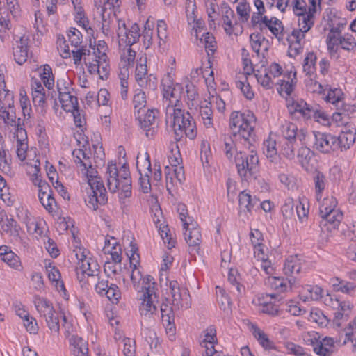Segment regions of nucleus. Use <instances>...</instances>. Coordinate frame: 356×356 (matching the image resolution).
Listing matches in <instances>:
<instances>
[{"label": "nucleus", "mask_w": 356, "mask_h": 356, "mask_svg": "<svg viewBox=\"0 0 356 356\" xmlns=\"http://www.w3.org/2000/svg\"><path fill=\"white\" fill-rule=\"evenodd\" d=\"M93 164L90 162V204L93 209L97 210L98 204L104 205L107 202L106 191L103 181L98 175V170L105 165V153L102 145L97 142L92 144Z\"/></svg>", "instance_id": "nucleus-1"}, {"label": "nucleus", "mask_w": 356, "mask_h": 356, "mask_svg": "<svg viewBox=\"0 0 356 356\" xmlns=\"http://www.w3.org/2000/svg\"><path fill=\"white\" fill-rule=\"evenodd\" d=\"M106 174L109 191L114 193L120 190L118 194L119 202L122 207H125L127 200L132 195L131 179L128 165L124 163L118 170L115 163L113 161L108 162Z\"/></svg>", "instance_id": "nucleus-2"}, {"label": "nucleus", "mask_w": 356, "mask_h": 356, "mask_svg": "<svg viewBox=\"0 0 356 356\" xmlns=\"http://www.w3.org/2000/svg\"><path fill=\"white\" fill-rule=\"evenodd\" d=\"M256 118L250 111H233L229 117L230 135L236 141L252 145L255 141Z\"/></svg>", "instance_id": "nucleus-3"}, {"label": "nucleus", "mask_w": 356, "mask_h": 356, "mask_svg": "<svg viewBox=\"0 0 356 356\" xmlns=\"http://www.w3.org/2000/svg\"><path fill=\"white\" fill-rule=\"evenodd\" d=\"M74 137L78 143L79 148L72 152V155L74 158V162L79 169V172L82 175L83 182L81 183V190L89 197V191L86 186H89V165L87 163V161H89V156L87 153L88 138L84 134L83 129H81V131H77L74 134Z\"/></svg>", "instance_id": "nucleus-4"}, {"label": "nucleus", "mask_w": 356, "mask_h": 356, "mask_svg": "<svg viewBox=\"0 0 356 356\" xmlns=\"http://www.w3.org/2000/svg\"><path fill=\"white\" fill-rule=\"evenodd\" d=\"M173 127L175 140L180 141L184 135L191 140L197 136V127L193 118L189 112L173 108Z\"/></svg>", "instance_id": "nucleus-5"}, {"label": "nucleus", "mask_w": 356, "mask_h": 356, "mask_svg": "<svg viewBox=\"0 0 356 356\" xmlns=\"http://www.w3.org/2000/svg\"><path fill=\"white\" fill-rule=\"evenodd\" d=\"M236 166L238 175L241 177H246L247 175H254L258 168L259 157L257 154L253 150L250 154L240 151L234 156Z\"/></svg>", "instance_id": "nucleus-6"}, {"label": "nucleus", "mask_w": 356, "mask_h": 356, "mask_svg": "<svg viewBox=\"0 0 356 356\" xmlns=\"http://www.w3.org/2000/svg\"><path fill=\"white\" fill-rule=\"evenodd\" d=\"M74 252L78 260L76 266V279L82 289H88L89 280V259L88 252L81 247H76Z\"/></svg>", "instance_id": "nucleus-7"}, {"label": "nucleus", "mask_w": 356, "mask_h": 356, "mask_svg": "<svg viewBox=\"0 0 356 356\" xmlns=\"http://www.w3.org/2000/svg\"><path fill=\"white\" fill-rule=\"evenodd\" d=\"M156 109H144L138 115H134L138 122L140 127L145 132L147 138H153L157 132L158 123L156 122Z\"/></svg>", "instance_id": "nucleus-8"}, {"label": "nucleus", "mask_w": 356, "mask_h": 356, "mask_svg": "<svg viewBox=\"0 0 356 356\" xmlns=\"http://www.w3.org/2000/svg\"><path fill=\"white\" fill-rule=\"evenodd\" d=\"M313 134L314 140L312 147L314 149L323 154H329L338 150L335 136L319 131H314Z\"/></svg>", "instance_id": "nucleus-9"}, {"label": "nucleus", "mask_w": 356, "mask_h": 356, "mask_svg": "<svg viewBox=\"0 0 356 356\" xmlns=\"http://www.w3.org/2000/svg\"><path fill=\"white\" fill-rule=\"evenodd\" d=\"M170 289L172 296V305L175 310L188 309L191 307L190 295L186 289H180L176 280L170 282Z\"/></svg>", "instance_id": "nucleus-10"}, {"label": "nucleus", "mask_w": 356, "mask_h": 356, "mask_svg": "<svg viewBox=\"0 0 356 356\" xmlns=\"http://www.w3.org/2000/svg\"><path fill=\"white\" fill-rule=\"evenodd\" d=\"M263 151L271 165V168L277 172L282 171L286 167V164L277 155L275 140L268 138L264 141Z\"/></svg>", "instance_id": "nucleus-11"}, {"label": "nucleus", "mask_w": 356, "mask_h": 356, "mask_svg": "<svg viewBox=\"0 0 356 356\" xmlns=\"http://www.w3.org/2000/svg\"><path fill=\"white\" fill-rule=\"evenodd\" d=\"M356 129L352 124H346L339 136H336L338 150H347L355 143Z\"/></svg>", "instance_id": "nucleus-12"}, {"label": "nucleus", "mask_w": 356, "mask_h": 356, "mask_svg": "<svg viewBox=\"0 0 356 356\" xmlns=\"http://www.w3.org/2000/svg\"><path fill=\"white\" fill-rule=\"evenodd\" d=\"M264 22L259 31L261 33H266L269 30L279 41L283 39L284 29L282 22L275 17L268 18L264 16Z\"/></svg>", "instance_id": "nucleus-13"}, {"label": "nucleus", "mask_w": 356, "mask_h": 356, "mask_svg": "<svg viewBox=\"0 0 356 356\" xmlns=\"http://www.w3.org/2000/svg\"><path fill=\"white\" fill-rule=\"evenodd\" d=\"M29 37L23 35L13 47L14 60L19 65L24 64L29 58Z\"/></svg>", "instance_id": "nucleus-14"}, {"label": "nucleus", "mask_w": 356, "mask_h": 356, "mask_svg": "<svg viewBox=\"0 0 356 356\" xmlns=\"http://www.w3.org/2000/svg\"><path fill=\"white\" fill-rule=\"evenodd\" d=\"M280 131L286 140H298L300 143L305 141L306 133L304 130H298L297 126L290 122L285 121L280 126Z\"/></svg>", "instance_id": "nucleus-15"}, {"label": "nucleus", "mask_w": 356, "mask_h": 356, "mask_svg": "<svg viewBox=\"0 0 356 356\" xmlns=\"http://www.w3.org/2000/svg\"><path fill=\"white\" fill-rule=\"evenodd\" d=\"M277 298L275 293L262 294L259 298V304L263 313L272 316L280 315L279 305L276 304Z\"/></svg>", "instance_id": "nucleus-16"}, {"label": "nucleus", "mask_w": 356, "mask_h": 356, "mask_svg": "<svg viewBox=\"0 0 356 356\" xmlns=\"http://www.w3.org/2000/svg\"><path fill=\"white\" fill-rule=\"evenodd\" d=\"M188 219L190 220V223L187 231L185 229V240L188 244L191 251L194 250L197 252L199 250V245L201 243V232L200 229L195 227V222H193V219L190 217H188Z\"/></svg>", "instance_id": "nucleus-17"}, {"label": "nucleus", "mask_w": 356, "mask_h": 356, "mask_svg": "<svg viewBox=\"0 0 356 356\" xmlns=\"http://www.w3.org/2000/svg\"><path fill=\"white\" fill-rule=\"evenodd\" d=\"M118 36L120 38V42H124L127 46L131 47L139 40L140 36L139 26L135 23L129 30L122 29L120 27L118 31Z\"/></svg>", "instance_id": "nucleus-18"}, {"label": "nucleus", "mask_w": 356, "mask_h": 356, "mask_svg": "<svg viewBox=\"0 0 356 356\" xmlns=\"http://www.w3.org/2000/svg\"><path fill=\"white\" fill-rule=\"evenodd\" d=\"M331 44H340L341 47L348 51L354 50L356 48V42L353 36L349 33L343 36L337 37L336 35H330L327 42V47L331 48Z\"/></svg>", "instance_id": "nucleus-19"}, {"label": "nucleus", "mask_w": 356, "mask_h": 356, "mask_svg": "<svg viewBox=\"0 0 356 356\" xmlns=\"http://www.w3.org/2000/svg\"><path fill=\"white\" fill-rule=\"evenodd\" d=\"M145 291L143 292L140 299L143 302L140 307V312L141 315L147 316L152 314L156 309V306L153 304L152 296L156 297V293L149 287L144 286Z\"/></svg>", "instance_id": "nucleus-20"}, {"label": "nucleus", "mask_w": 356, "mask_h": 356, "mask_svg": "<svg viewBox=\"0 0 356 356\" xmlns=\"http://www.w3.org/2000/svg\"><path fill=\"white\" fill-rule=\"evenodd\" d=\"M291 115L299 114L304 120L311 119V111L312 104H308L303 99L293 101V104L289 107Z\"/></svg>", "instance_id": "nucleus-21"}, {"label": "nucleus", "mask_w": 356, "mask_h": 356, "mask_svg": "<svg viewBox=\"0 0 356 356\" xmlns=\"http://www.w3.org/2000/svg\"><path fill=\"white\" fill-rule=\"evenodd\" d=\"M70 344L72 346V352L74 356H89L87 340L77 335H73L70 339Z\"/></svg>", "instance_id": "nucleus-22"}, {"label": "nucleus", "mask_w": 356, "mask_h": 356, "mask_svg": "<svg viewBox=\"0 0 356 356\" xmlns=\"http://www.w3.org/2000/svg\"><path fill=\"white\" fill-rule=\"evenodd\" d=\"M316 12V6L312 3V6L308 8V11L298 17V26L302 28L303 32H308L314 24V14Z\"/></svg>", "instance_id": "nucleus-23"}, {"label": "nucleus", "mask_w": 356, "mask_h": 356, "mask_svg": "<svg viewBox=\"0 0 356 356\" xmlns=\"http://www.w3.org/2000/svg\"><path fill=\"white\" fill-rule=\"evenodd\" d=\"M296 83V72L292 67L287 73V80H280L278 84L277 91L281 93L284 92L286 95H290L293 90L294 85Z\"/></svg>", "instance_id": "nucleus-24"}, {"label": "nucleus", "mask_w": 356, "mask_h": 356, "mask_svg": "<svg viewBox=\"0 0 356 356\" xmlns=\"http://www.w3.org/2000/svg\"><path fill=\"white\" fill-rule=\"evenodd\" d=\"M321 217L322 218V220L320 222L321 227L325 226L327 223H329L331 227H328L327 229L332 228L335 229L343 219V213L339 209H337L323 214Z\"/></svg>", "instance_id": "nucleus-25"}, {"label": "nucleus", "mask_w": 356, "mask_h": 356, "mask_svg": "<svg viewBox=\"0 0 356 356\" xmlns=\"http://www.w3.org/2000/svg\"><path fill=\"white\" fill-rule=\"evenodd\" d=\"M93 265L94 268H95V270H92V273H90V283L93 282L95 283V291L101 295L104 296V292H106L108 285V280H101L99 281V277L98 273L99 272V268H97V266H99L97 261H92L90 262V267Z\"/></svg>", "instance_id": "nucleus-26"}, {"label": "nucleus", "mask_w": 356, "mask_h": 356, "mask_svg": "<svg viewBox=\"0 0 356 356\" xmlns=\"http://www.w3.org/2000/svg\"><path fill=\"white\" fill-rule=\"evenodd\" d=\"M252 334L265 350H271L276 349L274 342L268 338L264 331L256 325L252 326Z\"/></svg>", "instance_id": "nucleus-27"}, {"label": "nucleus", "mask_w": 356, "mask_h": 356, "mask_svg": "<svg viewBox=\"0 0 356 356\" xmlns=\"http://www.w3.org/2000/svg\"><path fill=\"white\" fill-rule=\"evenodd\" d=\"M63 109L66 112H74L79 108L78 99L72 92L58 95Z\"/></svg>", "instance_id": "nucleus-28"}, {"label": "nucleus", "mask_w": 356, "mask_h": 356, "mask_svg": "<svg viewBox=\"0 0 356 356\" xmlns=\"http://www.w3.org/2000/svg\"><path fill=\"white\" fill-rule=\"evenodd\" d=\"M134 106V115H138L146 108L147 99L145 92L141 89H136L132 100Z\"/></svg>", "instance_id": "nucleus-29"}, {"label": "nucleus", "mask_w": 356, "mask_h": 356, "mask_svg": "<svg viewBox=\"0 0 356 356\" xmlns=\"http://www.w3.org/2000/svg\"><path fill=\"white\" fill-rule=\"evenodd\" d=\"M95 63H90V74L97 73L100 79H106L109 74V64L106 60H95Z\"/></svg>", "instance_id": "nucleus-30"}, {"label": "nucleus", "mask_w": 356, "mask_h": 356, "mask_svg": "<svg viewBox=\"0 0 356 356\" xmlns=\"http://www.w3.org/2000/svg\"><path fill=\"white\" fill-rule=\"evenodd\" d=\"M301 270L300 259L298 255H291L287 257L284 265L283 270L286 275L298 274Z\"/></svg>", "instance_id": "nucleus-31"}, {"label": "nucleus", "mask_w": 356, "mask_h": 356, "mask_svg": "<svg viewBox=\"0 0 356 356\" xmlns=\"http://www.w3.org/2000/svg\"><path fill=\"white\" fill-rule=\"evenodd\" d=\"M33 302L41 316L44 317L47 314H51V312H54L52 304L46 298L35 296Z\"/></svg>", "instance_id": "nucleus-32"}, {"label": "nucleus", "mask_w": 356, "mask_h": 356, "mask_svg": "<svg viewBox=\"0 0 356 356\" xmlns=\"http://www.w3.org/2000/svg\"><path fill=\"white\" fill-rule=\"evenodd\" d=\"M239 206L241 210H247L248 212H251L254 207L258 204L259 200L256 197H252V195L245 192V191L240 193L238 195Z\"/></svg>", "instance_id": "nucleus-33"}, {"label": "nucleus", "mask_w": 356, "mask_h": 356, "mask_svg": "<svg viewBox=\"0 0 356 356\" xmlns=\"http://www.w3.org/2000/svg\"><path fill=\"white\" fill-rule=\"evenodd\" d=\"M72 4L74 5V10L76 11L75 14V19L77 23L83 29L88 33V28L87 27L88 24V18L86 16L84 13V10L81 6V0H71Z\"/></svg>", "instance_id": "nucleus-34"}, {"label": "nucleus", "mask_w": 356, "mask_h": 356, "mask_svg": "<svg viewBox=\"0 0 356 356\" xmlns=\"http://www.w3.org/2000/svg\"><path fill=\"white\" fill-rule=\"evenodd\" d=\"M316 354L321 356H331L334 350V340L331 337H325L322 341L319 340Z\"/></svg>", "instance_id": "nucleus-35"}, {"label": "nucleus", "mask_w": 356, "mask_h": 356, "mask_svg": "<svg viewBox=\"0 0 356 356\" xmlns=\"http://www.w3.org/2000/svg\"><path fill=\"white\" fill-rule=\"evenodd\" d=\"M236 142L232 135L225 136L224 138L222 149L227 159L230 161L234 158V155L235 156L238 153L236 147Z\"/></svg>", "instance_id": "nucleus-36"}, {"label": "nucleus", "mask_w": 356, "mask_h": 356, "mask_svg": "<svg viewBox=\"0 0 356 356\" xmlns=\"http://www.w3.org/2000/svg\"><path fill=\"white\" fill-rule=\"evenodd\" d=\"M332 283L335 291H340L347 294H350L355 288L354 283L340 280L338 277L333 278Z\"/></svg>", "instance_id": "nucleus-37"}, {"label": "nucleus", "mask_w": 356, "mask_h": 356, "mask_svg": "<svg viewBox=\"0 0 356 356\" xmlns=\"http://www.w3.org/2000/svg\"><path fill=\"white\" fill-rule=\"evenodd\" d=\"M45 268L46 270L48 273V277L49 280L51 282H56V286L60 284V287L61 290H65L64 284L62 281H60V273L57 268L52 265V263L49 261H45Z\"/></svg>", "instance_id": "nucleus-38"}, {"label": "nucleus", "mask_w": 356, "mask_h": 356, "mask_svg": "<svg viewBox=\"0 0 356 356\" xmlns=\"http://www.w3.org/2000/svg\"><path fill=\"white\" fill-rule=\"evenodd\" d=\"M313 179L315 184L316 199L319 200L322 197V193L326 186V177L323 172L316 171Z\"/></svg>", "instance_id": "nucleus-39"}, {"label": "nucleus", "mask_w": 356, "mask_h": 356, "mask_svg": "<svg viewBox=\"0 0 356 356\" xmlns=\"http://www.w3.org/2000/svg\"><path fill=\"white\" fill-rule=\"evenodd\" d=\"M136 168L138 172H152L150 157L147 152L137 155Z\"/></svg>", "instance_id": "nucleus-40"}, {"label": "nucleus", "mask_w": 356, "mask_h": 356, "mask_svg": "<svg viewBox=\"0 0 356 356\" xmlns=\"http://www.w3.org/2000/svg\"><path fill=\"white\" fill-rule=\"evenodd\" d=\"M323 289L318 286H307L302 292L304 301L312 300H317L322 296Z\"/></svg>", "instance_id": "nucleus-41"}, {"label": "nucleus", "mask_w": 356, "mask_h": 356, "mask_svg": "<svg viewBox=\"0 0 356 356\" xmlns=\"http://www.w3.org/2000/svg\"><path fill=\"white\" fill-rule=\"evenodd\" d=\"M90 49H93V54L95 57V60H108V56L106 55L108 47L104 40H99L97 44H95L94 47H92V41L90 40Z\"/></svg>", "instance_id": "nucleus-42"}, {"label": "nucleus", "mask_w": 356, "mask_h": 356, "mask_svg": "<svg viewBox=\"0 0 356 356\" xmlns=\"http://www.w3.org/2000/svg\"><path fill=\"white\" fill-rule=\"evenodd\" d=\"M314 118L317 122H323V124L329 123L330 116L325 113L322 107L317 104H312V109L311 111V119Z\"/></svg>", "instance_id": "nucleus-43"}, {"label": "nucleus", "mask_w": 356, "mask_h": 356, "mask_svg": "<svg viewBox=\"0 0 356 356\" xmlns=\"http://www.w3.org/2000/svg\"><path fill=\"white\" fill-rule=\"evenodd\" d=\"M162 85L163 97L166 99L172 97L177 101L179 90L181 89L180 86L177 85L178 89H177L176 87L173 86V83L170 79L168 80L167 83L163 82Z\"/></svg>", "instance_id": "nucleus-44"}, {"label": "nucleus", "mask_w": 356, "mask_h": 356, "mask_svg": "<svg viewBox=\"0 0 356 356\" xmlns=\"http://www.w3.org/2000/svg\"><path fill=\"white\" fill-rule=\"evenodd\" d=\"M316 56L313 52H309L304 59L303 71L307 75L312 76L316 72Z\"/></svg>", "instance_id": "nucleus-45"}, {"label": "nucleus", "mask_w": 356, "mask_h": 356, "mask_svg": "<svg viewBox=\"0 0 356 356\" xmlns=\"http://www.w3.org/2000/svg\"><path fill=\"white\" fill-rule=\"evenodd\" d=\"M302 146L298 151L297 157L302 166L307 165L314 155V152L305 145V141L300 143Z\"/></svg>", "instance_id": "nucleus-46"}, {"label": "nucleus", "mask_w": 356, "mask_h": 356, "mask_svg": "<svg viewBox=\"0 0 356 356\" xmlns=\"http://www.w3.org/2000/svg\"><path fill=\"white\" fill-rule=\"evenodd\" d=\"M337 206V200L334 197H330L324 198L319 207L320 215L327 213L335 211Z\"/></svg>", "instance_id": "nucleus-47"}, {"label": "nucleus", "mask_w": 356, "mask_h": 356, "mask_svg": "<svg viewBox=\"0 0 356 356\" xmlns=\"http://www.w3.org/2000/svg\"><path fill=\"white\" fill-rule=\"evenodd\" d=\"M14 104V96L8 90H0V111L2 109L11 108Z\"/></svg>", "instance_id": "nucleus-48"}, {"label": "nucleus", "mask_w": 356, "mask_h": 356, "mask_svg": "<svg viewBox=\"0 0 356 356\" xmlns=\"http://www.w3.org/2000/svg\"><path fill=\"white\" fill-rule=\"evenodd\" d=\"M210 102L207 103L205 106H201L200 114L202 118L203 123L207 127H210L213 124V111L209 106Z\"/></svg>", "instance_id": "nucleus-49"}, {"label": "nucleus", "mask_w": 356, "mask_h": 356, "mask_svg": "<svg viewBox=\"0 0 356 356\" xmlns=\"http://www.w3.org/2000/svg\"><path fill=\"white\" fill-rule=\"evenodd\" d=\"M6 217H7L6 216ZM2 229L6 232H10L12 235L18 236L21 227L17 222L13 218H6L5 222L2 225Z\"/></svg>", "instance_id": "nucleus-50"}, {"label": "nucleus", "mask_w": 356, "mask_h": 356, "mask_svg": "<svg viewBox=\"0 0 356 356\" xmlns=\"http://www.w3.org/2000/svg\"><path fill=\"white\" fill-rule=\"evenodd\" d=\"M309 321L316 323L319 325L327 326L329 320L323 312L318 309H312L309 314Z\"/></svg>", "instance_id": "nucleus-51"}, {"label": "nucleus", "mask_w": 356, "mask_h": 356, "mask_svg": "<svg viewBox=\"0 0 356 356\" xmlns=\"http://www.w3.org/2000/svg\"><path fill=\"white\" fill-rule=\"evenodd\" d=\"M297 147V140H285L282 147L283 155L289 159H293L295 158V149Z\"/></svg>", "instance_id": "nucleus-52"}, {"label": "nucleus", "mask_w": 356, "mask_h": 356, "mask_svg": "<svg viewBox=\"0 0 356 356\" xmlns=\"http://www.w3.org/2000/svg\"><path fill=\"white\" fill-rule=\"evenodd\" d=\"M44 318L51 332L58 334L60 330V325L58 316L56 314V312H51V314H47Z\"/></svg>", "instance_id": "nucleus-53"}, {"label": "nucleus", "mask_w": 356, "mask_h": 356, "mask_svg": "<svg viewBox=\"0 0 356 356\" xmlns=\"http://www.w3.org/2000/svg\"><path fill=\"white\" fill-rule=\"evenodd\" d=\"M41 79L47 89L54 86V79L52 75V70L51 67L46 64L43 67V72L41 74Z\"/></svg>", "instance_id": "nucleus-54"}, {"label": "nucleus", "mask_w": 356, "mask_h": 356, "mask_svg": "<svg viewBox=\"0 0 356 356\" xmlns=\"http://www.w3.org/2000/svg\"><path fill=\"white\" fill-rule=\"evenodd\" d=\"M33 102L36 106H40L42 108V111H44L47 106L46 99V92L40 90H33L32 91Z\"/></svg>", "instance_id": "nucleus-55"}, {"label": "nucleus", "mask_w": 356, "mask_h": 356, "mask_svg": "<svg viewBox=\"0 0 356 356\" xmlns=\"http://www.w3.org/2000/svg\"><path fill=\"white\" fill-rule=\"evenodd\" d=\"M236 86L239 88L244 96L248 99H252L254 95V92L251 88V86H250L249 83L248 82L247 77L245 76V80H238L235 81Z\"/></svg>", "instance_id": "nucleus-56"}, {"label": "nucleus", "mask_w": 356, "mask_h": 356, "mask_svg": "<svg viewBox=\"0 0 356 356\" xmlns=\"http://www.w3.org/2000/svg\"><path fill=\"white\" fill-rule=\"evenodd\" d=\"M217 341L216 330L213 325H211L205 330V338L202 341L204 346L207 345L209 348H214V343Z\"/></svg>", "instance_id": "nucleus-57"}, {"label": "nucleus", "mask_w": 356, "mask_h": 356, "mask_svg": "<svg viewBox=\"0 0 356 356\" xmlns=\"http://www.w3.org/2000/svg\"><path fill=\"white\" fill-rule=\"evenodd\" d=\"M0 118L4 120L6 123L10 124L11 126L15 125V112L14 105L11 108H7L2 109L0 111Z\"/></svg>", "instance_id": "nucleus-58"}, {"label": "nucleus", "mask_w": 356, "mask_h": 356, "mask_svg": "<svg viewBox=\"0 0 356 356\" xmlns=\"http://www.w3.org/2000/svg\"><path fill=\"white\" fill-rule=\"evenodd\" d=\"M347 341H350L353 343V350L356 351V319L351 321L348 325L344 343Z\"/></svg>", "instance_id": "nucleus-59"}, {"label": "nucleus", "mask_w": 356, "mask_h": 356, "mask_svg": "<svg viewBox=\"0 0 356 356\" xmlns=\"http://www.w3.org/2000/svg\"><path fill=\"white\" fill-rule=\"evenodd\" d=\"M1 259L7 263L10 267L15 269H19L21 267V263L19 257L11 250L9 252L3 255Z\"/></svg>", "instance_id": "nucleus-60"}, {"label": "nucleus", "mask_w": 356, "mask_h": 356, "mask_svg": "<svg viewBox=\"0 0 356 356\" xmlns=\"http://www.w3.org/2000/svg\"><path fill=\"white\" fill-rule=\"evenodd\" d=\"M265 38L261 35V33H253L250 35V41L252 50L257 54H259L260 48Z\"/></svg>", "instance_id": "nucleus-61"}, {"label": "nucleus", "mask_w": 356, "mask_h": 356, "mask_svg": "<svg viewBox=\"0 0 356 356\" xmlns=\"http://www.w3.org/2000/svg\"><path fill=\"white\" fill-rule=\"evenodd\" d=\"M250 8L245 1L240 2L236 7L237 14L239 15L242 22H248L250 17Z\"/></svg>", "instance_id": "nucleus-62"}, {"label": "nucleus", "mask_w": 356, "mask_h": 356, "mask_svg": "<svg viewBox=\"0 0 356 356\" xmlns=\"http://www.w3.org/2000/svg\"><path fill=\"white\" fill-rule=\"evenodd\" d=\"M291 8L296 15H301L308 11L305 0H291Z\"/></svg>", "instance_id": "nucleus-63"}, {"label": "nucleus", "mask_w": 356, "mask_h": 356, "mask_svg": "<svg viewBox=\"0 0 356 356\" xmlns=\"http://www.w3.org/2000/svg\"><path fill=\"white\" fill-rule=\"evenodd\" d=\"M104 295L108 299L113 303L118 302L119 298L121 297L120 291L118 286L115 284H111L110 286H108Z\"/></svg>", "instance_id": "nucleus-64"}]
</instances>
